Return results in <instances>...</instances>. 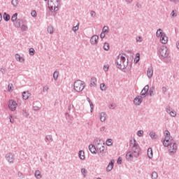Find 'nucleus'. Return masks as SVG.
Here are the masks:
<instances>
[{
  "label": "nucleus",
  "mask_w": 179,
  "mask_h": 179,
  "mask_svg": "<svg viewBox=\"0 0 179 179\" xmlns=\"http://www.w3.org/2000/svg\"><path fill=\"white\" fill-rule=\"evenodd\" d=\"M48 8L50 12H58L59 10V3L58 0H49Z\"/></svg>",
  "instance_id": "f257e3e1"
},
{
  "label": "nucleus",
  "mask_w": 179,
  "mask_h": 179,
  "mask_svg": "<svg viewBox=\"0 0 179 179\" xmlns=\"http://www.w3.org/2000/svg\"><path fill=\"white\" fill-rule=\"evenodd\" d=\"M157 37H159L161 43L162 44H167L169 41V38L166 35V34L163 31L162 29H159L156 32Z\"/></svg>",
  "instance_id": "f03ea898"
},
{
  "label": "nucleus",
  "mask_w": 179,
  "mask_h": 179,
  "mask_svg": "<svg viewBox=\"0 0 179 179\" xmlns=\"http://www.w3.org/2000/svg\"><path fill=\"white\" fill-rule=\"evenodd\" d=\"M85 82L80 80H77L76 81L74 82L73 84V89L75 92H77L78 93H80V92L83 91V89H85Z\"/></svg>",
  "instance_id": "7ed1b4c3"
},
{
  "label": "nucleus",
  "mask_w": 179,
  "mask_h": 179,
  "mask_svg": "<svg viewBox=\"0 0 179 179\" xmlns=\"http://www.w3.org/2000/svg\"><path fill=\"white\" fill-rule=\"evenodd\" d=\"M140 148H135L130 152H128L126 155V159L127 160H132L134 157H139Z\"/></svg>",
  "instance_id": "20e7f679"
},
{
  "label": "nucleus",
  "mask_w": 179,
  "mask_h": 179,
  "mask_svg": "<svg viewBox=\"0 0 179 179\" xmlns=\"http://www.w3.org/2000/svg\"><path fill=\"white\" fill-rule=\"evenodd\" d=\"M169 149V153H176L177 152V144L174 140L169 141V145L166 146Z\"/></svg>",
  "instance_id": "39448f33"
},
{
  "label": "nucleus",
  "mask_w": 179,
  "mask_h": 179,
  "mask_svg": "<svg viewBox=\"0 0 179 179\" xmlns=\"http://www.w3.org/2000/svg\"><path fill=\"white\" fill-rule=\"evenodd\" d=\"M125 62V55L120 54L116 59V64H117L118 68H122L124 63Z\"/></svg>",
  "instance_id": "423d86ee"
},
{
  "label": "nucleus",
  "mask_w": 179,
  "mask_h": 179,
  "mask_svg": "<svg viewBox=\"0 0 179 179\" xmlns=\"http://www.w3.org/2000/svg\"><path fill=\"white\" fill-rule=\"evenodd\" d=\"M159 55L162 58H167L169 57V50L165 46H162L159 49Z\"/></svg>",
  "instance_id": "0eeeda50"
},
{
  "label": "nucleus",
  "mask_w": 179,
  "mask_h": 179,
  "mask_svg": "<svg viewBox=\"0 0 179 179\" xmlns=\"http://www.w3.org/2000/svg\"><path fill=\"white\" fill-rule=\"evenodd\" d=\"M164 135H165V139L163 142V145L164 146H169V145H170V141L171 140V138H170V131L166 130L164 131Z\"/></svg>",
  "instance_id": "6e6552de"
},
{
  "label": "nucleus",
  "mask_w": 179,
  "mask_h": 179,
  "mask_svg": "<svg viewBox=\"0 0 179 179\" xmlns=\"http://www.w3.org/2000/svg\"><path fill=\"white\" fill-rule=\"evenodd\" d=\"M17 107V103H16V101H15L13 100L9 101L8 108H10V110L11 111H15V110H16Z\"/></svg>",
  "instance_id": "1a4fd4ad"
},
{
  "label": "nucleus",
  "mask_w": 179,
  "mask_h": 179,
  "mask_svg": "<svg viewBox=\"0 0 179 179\" xmlns=\"http://www.w3.org/2000/svg\"><path fill=\"white\" fill-rule=\"evenodd\" d=\"M130 147L131 148V149H133V150H135V149H139V146L136 143V140L133 139L130 141Z\"/></svg>",
  "instance_id": "9d476101"
},
{
  "label": "nucleus",
  "mask_w": 179,
  "mask_h": 179,
  "mask_svg": "<svg viewBox=\"0 0 179 179\" xmlns=\"http://www.w3.org/2000/svg\"><path fill=\"white\" fill-rule=\"evenodd\" d=\"M143 101L142 96H138L134 100L135 106H139Z\"/></svg>",
  "instance_id": "9b49d317"
},
{
  "label": "nucleus",
  "mask_w": 179,
  "mask_h": 179,
  "mask_svg": "<svg viewBox=\"0 0 179 179\" xmlns=\"http://www.w3.org/2000/svg\"><path fill=\"white\" fill-rule=\"evenodd\" d=\"M114 168V159H112L108 166L106 167V171H111Z\"/></svg>",
  "instance_id": "f8f14e48"
},
{
  "label": "nucleus",
  "mask_w": 179,
  "mask_h": 179,
  "mask_svg": "<svg viewBox=\"0 0 179 179\" xmlns=\"http://www.w3.org/2000/svg\"><path fill=\"white\" fill-rule=\"evenodd\" d=\"M99 40V36L97 35H94L92 38H91V44H97V41Z\"/></svg>",
  "instance_id": "ddd939ff"
},
{
  "label": "nucleus",
  "mask_w": 179,
  "mask_h": 179,
  "mask_svg": "<svg viewBox=\"0 0 179 179\" xmlns=\"http://www.w3.org/2000/svg\"><path fill=\"white\" fill-rule=\"evenodd\" d=\"M148 92H149V85H145L141 91V95L146 96V94H148Z\"/></svg>",
  "instance_id": "4468645a"
},
{
  "label": "nucleus",
  "mask_w": 179,
  "mask_h": 179,
  "mask_svg": "<svg viewBox=\"0 0 179 179\" xmlns=\"http://www.w3.org/2000/svg\"><path fill=\"white\" fill-rule=\"evenodd\" d=\"M147 155L149 159H153V150L151 148L148 149Z\"/></svg>",
  "instance_id": "2eb2a0df"
},
{
  "label": "nucleus",
  "mask_w": 179,
  "mask_h": 179,
  "mask_svg": "<svg viewBox=\"0 0 179 179\" xmlns=\"http://www.w3.org/2000/svg\"><path fill=\"white\" fill-rule=\"evenodd\" d=\"M89 150L91 152V153L96 154L97 150L96 149V147L93 145H89Z\"/></svg>",
  "instance_id": "dca6fc26"
},
{
  "label": "nucleus",
  "mask_w": 179,
  "mask_h": 179,
  "mask_svg": "<svg viewBox=\"0 0 179 179\" xmlns=\"http://www.w3.org/2000/svg\"><path fill=\"white\" fill-rule=\"evenodd\" d=\"M6 159L9 163H13L15 158L12 154H8L6 156Z\"/></svg>",
  "instance_id": "f3484780"
},
{
  "label": "nucleus",
  "mask_w": 179,
  "mask_h": 179,
  "mask_svg": "<svg viewBox=\"0 0 179 179\" xmlns=\"http://www.w3.org/2000/svg\"><path fill=\"white\" fill-rule=\"evenodd\" d=\"M147 76L150 78L153 76V69L152 67L148 68L147 71Z\"/></svg>",
  "instance_id": "a211bd4d"
},
{
  "label": "nucleus",
  "mask_w": 179,
  "mask_h": 179,
  "mask_svg": "<svg viewBox=\"0 0 179 179\" xmlns=\"http://www.w3.org/2000/svg\"><path fill=\"white\" fill-rule=\"evenodd\" d=\"M29 97H30V93H29V92H24L22 93V99H24V100H27Z\"/></svg>",
  "instance_id": "6ab92c4d"
},
{
  "label": "nucleus",
  "mask_w": 179,
  "mask_h": 179,
  "mask_svg": "<svg viewBox=\"0 0 179 179\" xmlns=\"http://www.w3.org/2000/svg\"><path fill=\"white\" fill-rule=\"evenodd\" d=\"M97 83V79L94 77L91 78V83L90 86H96V84Z\"/></svg>",
  "instance_id": "aec40b11"
},
{
  "label": "nucleus",
  "mask_w": 179,
  "mask_h": 179,
  "mask_svg": "<svg viewBox=\"0 0 179 179\" xmlns=\"http://www.w3.org/2000/svg\"><path fill=\"white\" fill-rule=\"evenodd\" d=\"M78 155L81 160H85V152L82 150L79 151Z\"/></svg>",
  "instance_id": "412c9836"
},
{
  "label": "nucleus",
  "mask_w": 179,
  "mask_h": 179,
  "mask_svg": "<svg viewBox=\"0 0 179 179\" xmlns=\"http://www.w3.org/2000/svg\"><path fill=\"white\" fill-rule=\"evenodd\" d=\"M139 59H141V55L139 53H136L134 59L135 64H138V62H139Z\"/></svg>",
  "instance_id": "4be33fe9"
},
{
  "label": "nucleus",
  "mask_w": 179,
  "mask_h": 179,
  "mask_svg": "<svg viewBox=\"0 0 179 179\" xmlns=\"http://www.w3.org/2000/svg\"><path fill=\"white\" fill-rule=\"evenodd\" d=\"M15 59H17V61H19L20 62H23L24 61V59L20 57V55H15Z\"/></svg>",
  "instance_id": "5701e85b"
},
{
  "label": "nucleus",
  "mask_w": 179,
  "mask_h": 179,
  "mask_svg": "<svg viewBox=\"0 0 179 179\" xmlns=\"http://www.w3.org/2000/svg\"><path fill=\"white\" fill-rule=\"evenodd\" d=\"M100 120L101 121L103 122L104 121H106V113H101L100 115Z\"/></svg>",
  "instance_id": "b1692460"
},
{
  "label": "nucleus",
  "mask_w": 179,
  "mask_h": 179,
  "mask_svg": "<svg viewBox=\"0 0 179 179\" xmlns=\"http://www.w3.org/2000/svg\"><path fill=\"white\" fill-rule=\"evenodd\" d=\"M4 20H6V22H8V20H9L10 19V16L8 14H6V13H5L3 14V16Z\"/></svg>",
  "instance_id": "393cba45"
},
{
  "label": "nucleus",
  "mask_w": 179,
  "mask_h": 179,
  "mask_svg": "<svg viewBox=\"0 0 179 179\" xmlns=\"http://www.w3.org/2000/svg\"><path fill=\"white\" fill-rule=\"evenodd\" d=\"M103 49L105 50V51H108V50H110V44H108V43H105L103 45Z\"/></svg>",
  "instance_id": "a878e982"
},
{
  "label": "nucleus",
  "mask_w": 179,
  "mask_h": 179,
  "mask_svg": "<svg viewBox=\"0 0 179 179\" xmlns=\"http://www.w3.org/2000/svg\"><path fill=\"white\" fill-rule=\"evenodd\" d=\"M59 75V73L58 71H55L53 73V78L55 80H57L58 79V76Z\"/></svg>",
  "instance_id": "bb28decb"
},
{
  "label": "nucleus",
  "mask_w": 179,
  "mask_h": 179,
  "mask_svg": "<svg viewBox=\"0 0 179 179\" xmlns=\"http://www.w3.org/2000/svg\"><path fill=\"white\" fill-rule=\"evenodd\" d=\"M107 146H112L113 145V139L109 138L106 141Z\"/></svg>",
  "instance_id": "cd10ccee"
},
{
  "label": "nucleus",
  "mask_w": 179,
  "mask_h": 179,
  "mask_svg": "<svg viewBox=\"0 0 179 179\" xmlns=\"http://www.w3.org/2000/svg\"><path fill=\"white\" fill-rule=\"evenodd\" d=\"M12 22H16L17 20V13H15L11 17Z\"/></svg>",
  "instance_id": "c85d7f7f"
},
{
  "label": "nucleus",
  "mask_w": 179,
  "mask_h": 179,
  "mask_svg": "<svg viewBox=\"0 0 179 179\" xmlns=\"http://www.w3.org/2000/svg\"><path fill=\"white\" fill-rule=\"evenodd\" d=\"M11 3H12V5H13V6H17V5L19 3V1L18 0H12Z\"/></svg>",
  "instance_id": "c756f323"
},
{
  "label": "nucleus",
  "mask_w": 179,
  "mask_h": 179,
  "mask_svg": "<svg viewBox=\"0 0 179 179\" xmlns=\"http://www.w3.org/2000/svg\"><path fill=\"white\" fill-rule=\"evenodd\" d=\"M41 174L40 171H36L35 173V177H36V178H41Z\"/></svg>",
  "instance_id": "7c9ffc66"
},
{
  "label": "nucleus",
  "mask_w": 179,
  "mask_h": 179,
  "mask_svg": "<svg viewBox=\"0 0 179 179\" xmlns=\"http://www.w3.org/2000/svg\"><path fill=\"white\" fill-rule=\"evenodd\" d=\"M48 31L50 34H52V33H54V28L52 27H48Z\"/></svg>",
  "instance_id": "2f4dec72"
},
{
  "label": "nucleus",
  "mask_w": 179,
  "mask_h": 179,
  "mask_svg": "<svg viewBox=\"0 0 179 179\" xmlns=\"http://www.w3.org/2000/svg\"><path fill=\"white\" fill-rule=\"evenodd\" d=\"M100 89H101V90H102V91L106 90V89H107V87H106V84L101 83V84L100 85Z\"/></svg>",
  "instance_id": "473e14b6"
},
{
  "label": "nucleus",
  "mask_w": 179,
  "mask_h": 179,
  "mask_svg": "<svg viewBox=\"0 0 179 179\" xmlns=\"http://www.w3.org/2000/svg\"><path fill=\"white\" fill-rule=\"evenodd\" d=\"M87 101H89L90 103V106L91 107V113H93V103H92V101H90V98H87Z\"/></svg>",
  "instance_id": "72a5a7b5"
},
{
  "label": "nucleus",
  "mask_w": 179,
  "mask_h": 179,
  "mask_svg": "<svg viewBox=\"0 0 179 179\" xmlns=\"http://www.w3.org/2000/svg\"><path fill=\"white\" fill-rule=\"evenodd\" d=\"M102 33H108V27H103V29H102Z\"/></svg>",
  "instance_id": "f704fd0d"
},
{
  "label": "nucleus",
  "mask_w": 179,
  "mask_h": 179,
  "mask_svg": "<svg viewBox=\"0 0 179 179\" xmlns=\"http://www.w3.org/2000/svg\"><path fill=\"white\" fill-rule=\"evenodd\" d=\"M8 92H12V90H13V84L8 85Z\"/></svg>",
  "instance_id": "c9c22d12"
},
{
  "label": "nucleus",
  "mask_w": 179,
  "mask_h": 179,
  "mask_svg": "<svg viewBox=\"0 0 179 179\" xmlns=\"http://www.w3.org/2000/svg\"><path fill=\"white\" fill-rule=\"evenodd\" d=\"M152 179H156V178H157V173L153 172V173H152Z\"/></svg>",
  "instance_id": "e433bc0d"
},
{
  "label": "nucleus",
  "mask_w": 179,
  "mask_h": 179,
  "mask_svg": "<svg viewBox=\"0 0 179 179\" xmlns=\"http://www.w3.org/2000/svg\"><path fill=\"white\" fill-rule=\"evenodd\" d=\"M78 30H79V24H78L76 27H73V31H78Z\"/></svg>",
  "instance_id": "4c0bfd02"
},
{
  "label": "nucleus",
  "mask_w": 179,
  "mask_h": 179,
  "mask_svg": "<svg viewBox=\"0 0 179 179\" xmlns=\"http://www.w3.org/2000/svg\"><path fill=\"white\" fill-rule=\"evenodd\" d=\"M105 149L106 148H104V145H102L101 148H99L100 153H104Z\"/></svg>",
  "instance_id": "58836bf2"
},
{
  "label": "nucleus",
  "mask_w": 179,
  "mask_h": 179,
  "mask_svg": "<svg viewBox=\"0 0 179 179\" xmlns=\"http://www.w3.org/2000/svg\"><path fill=\"white\" fill-rule=\"evenodd\" d=\"M109 68H110V66H108V64L103 66V70L105 71V72H107Z\"/></svg>",
  "instance_id": "ea45409f"
},
{
  "label": "nucleus",
  "mask_w": 179,
  "mask_h": 179,
  "mask_svg": "<svg viewBox=\"0 0 179 179\" xmlns=\"http://www.w3.org/2000/svg\"><path fill=\"white\" fill-rule=\"evenodd\" d=\"M31 15L34 17H36V16H37V13L36 12V10H32L31 13Z\"/></svg>",
  "instance_id": "a19ab883"
},
{
  "label": "nucleus",
  "mask_w": 179,
  "mask_h": 179,
  "mask_svg": "<svg viewBox=\"0 0 179 179\" xmlns=\"http://www.w3.org/2000/svg\"><path fill=\"white\" fill-rule=\"evenodd\" d=\"M138 136H142L143 135V131L140 130L137 133Z\"/></svg>",
  "instance_id": "79ce46f5"
},
{
  "label": "nucleus",
  "mask_w": 179,
  "mask_h": 179,
  "mask_svg": "<svg viewBox=\"0 0 179 179\" xmlns=\"http://www.w3.org/2000/svg\"><path fill=\"white\" fill-rule=\"evenodd\" d=\"M169 114L171 117H176V115H177L175 111H171Z\"/></svg>",
  "instance_id": "37998d69"
},
{
  "label": "nucleus",
  "mask_w": 179,
  "mask_h": 179,
  "mask_svg": "<svg viewBox=\"0 0 179 179\" xmlns=\"http://www.w3.org/2000/svg\"><path fill=\"white\" fill-rule=\"evenodd\" d=\"M171 15L173 16V17H176V16H177V11L173 10L171 13Z\"/></svg>",
  "instance_id": "c03bdc74"
},
{
  "label": "nucleus",
  "mask_w": 179,
  "mask_h": 179,
  "mask_svg": "<svg viewBox=\"0 0 179 179\" xmlns=\"http://www.w3.org/2000/svg\"><path fill=\"white\" fill-rule=\"evenodd\" d=\"M150 136L152 138V139H155V137L156 136V134L153 132H151L150 134Z\"/></svg>",
  "instance_id": "a18cd8bd"
},
{
  "label": "nucleus",
  "mask_w": 179,
  "mask_h": 179,
  "mask_svg": "<svg viewBox=\"0 0 179 179\" xmlns=\"http://www.w3.org/2000/svg\"><path fill=\"white\" fill-rule=\"evenodd\" d=\"M30 55H33L34 54V50L33 48L29 49Z\"/></svg>",
  "instance_id": "49530a36"
},
{
  "label": "nucleus",
  "mask_w": 179,
  "mask_h": 179,
  "mask_svg": "<svg viewBox=\"0 0 179 179\" xmlns=\"http://www.w3.org/2000/svg\"><path fill=\"white\" fill-rule=\"evenodd\" d=\"M50 89V87H48V85H45L44 87H43V92H48V90Z\"/></svg>",
  "instance_id": "de8ad7c7"
},
{
  "label": "nucleus",
  "mask_w": 179,
  "mask_h": 179,
  "mask_svg": "<svg viewBox=\"0 0 179 179\" xmlns=\"http://www.w3.org/2000/svg\"><path fill=\"white\" fill-rule=\"evenodd\" d=\"M136 41L138 43H141L142 41V38L141 36H138L136 38Z\"/></svg>",
  "instance_id": "09e8293b"
},
{
  "label": "nucleus",
  "mask_w": 179,
  "mask_h": 179,
  "mask_svg": "<svg viewBox=\"0 0 179 179\" xmlns=\"http://www.w3.org/2000/svg\"><path fill=\"white\" fill-rule=\"evenodd\" d=\"M101 38H104L106 37V33L102 32L100 35Z\"/></svg>",
  "instance_id": "8fccbe9b"
},
{
  "label": "nucleus",
  "mask_w": 179,
  "mask_h": 179,
  "mask_svg": "<svg viewBox=\"0 0 179 179\" xmlns=\"http://www.w3.org/2000/svg\"><path fill=\"white\" fill-rule=\"evenodd\" d=\"M22 30H24V31L27 30V26H26V25H22Z\"/></svg>",
  "instance_id": "3c124183"
},
{
  "label": "nucleus",
  "mask_w": 179,
  "mask_h": 179,
  "mask_svg": "<svg viewBox=\"0 0 179 179\" xmlns=\"http://www.w3.org/2000/svg\"><path fill=\"white\" fill-rule=\"evenodd\" d=\"M122 163V159L118 158V159H117V164H121Z\"/></svg>",
  "instance_id": "603ef678"
},
{
  "label": "nucleus",
  "mask_w": 179,
  "mask_h": 179,
  "mask_svg": "<svg viewBox=\"0 0 179 179\" xmlns=\"http://www.w3.org/2000/svg\"><path fill=\"white\" fill-rule=\"evenodd\" d=\"M100 142H101V140H99V139L95 140V143H96V145H100Z\"/></svg>",
  "instance_id": "864d4df0"
},
{
  "label": "nucleus",
  "mask_w": 179,
  "mask_h": 179,
  "mask_svg": "<svg viewBox=\"0 0 179 179\" xmlns=\"http://www.w3.org/2000/svg\"><path fill=\"white\" fill-rule=\"evenodd\" d=\"M91 15L94 17L96 16V13L94 11L91 12Z\"/></svg>",
  "instance_id": "5fc2aeb1"
},
{
  "label": "nucleus",
  "mask_w": 179,
  "mask_h": 179,
  "mask_svg": "<svg viewBox=\"0 0 179 179\" xmlns=\"http://www.w3.org/2000/svg\"><path fill=\"white\" fill-rule=\"evenodd\" d=\"M0 71H1V73H5L6 70L4 68H1Z\"/></svg>",
  "instance_id": "6e6d98bb"
},
{
  "label": "nucleus",
  "mask_w": 179,
  "mask_h": 179,
  "mask_svg": "<svg viewBox=\"0 0 179 179\" xmlns=\"http://www.w3.org/2000/svg\"><path fill=\"white\" fill-rule=\"evenodd\" d=\"M81 172L83 173V174H86V169H83L81 170Z\"/></svg>",
  "instance_id": "4d7b16f0"
},
{
  "label": "nucleus",
  "mask_w": 179,
  "mask_h": 179,
  "mask_svg": "<svg viewBox=\"0 0 179 179\" xmlns=\"http://www.w3.org/2000/svg\"><path fill=\"white\" fill-rule=\"evenodd\" d=\"M153 90H154V89H152V90L150 89V96H152V94H153Z\"/></svg>",
  "instance_id": "13d9d810"
},
{
  "label": "nucleus",
  "mask_w": 179,
  "mask_h": 179,
  "mask_svg": "<svg viewBox=\"0 0 179 179\" xmlns=\"http://www.w3.org/2000/svg\"><path fill=\"white\" fill-rule=\"evenodd\" d=\"M115 107V104H111L110 108H114Z\"/></svg>",
  "instance_id": "bf43d9fd"
},
{
  "label": "nucleus",
  "mask_w": 179,
  "mask_h": 179,
  "mask_svg": "<svg viewBox=\"0 0 179 179\" xmlns=\"http://www.w3.org/2000/svg\"><path fill=\"white\" fill-rule=\"evenodd\" d=\"M162 90H163V92H166L167 88H166V87H164L162 88Z\"/></svg>",
  "instance_id": "052dcab7"
},
{
  "label": "nucleus",
  "mask_w": 179,
  "mask_h": 179,
  "mask_svg": "<svg viewBox=\"0 0 179 179\" xmlns=\"http://www.w3.org/2000/svg\"><path fill=\"white\" fill-rule=\"evenodd\" d=\"M172 2H178V0H170Z\"/></svg>",
  "instance_id": "680f3d73"
},
{
  "label": "nucleus",
  "mask_w": 179,
  "mask_h": 179,
  "mask_svg": "<svg viewBox=\"0 0 179 179\" xmlns=\"http://www.w3.org/2000/svg\"><path fill=\"white\" fill-rule=\"evenodd\" d=\"M2 20V15L0 13V22Z\"/></svg>",
  "instance_id": "e2e57ef3"
},
{
  "label": "nucleus",
  "mask_w": 179,
  "mask_h": 179,
  "mask_svg": "<svg viewBox=\"0 0 179 179\" xmlns=\"http://www.w3.org/2000/svg\"><path fill=\"white\" fill-rule=\"evenodd\" d=\"M176 47H177V48H179V42H178V43H176Z\"/></svg>",
  "instance_id": "0e129e2a"
},
{
  "label": "nucleus",
  "mask_w": 179,
  "mask_h": 179,
  "mask_svg": "<svg viewBox=\"0 0 179 179\" xmlns=\"http://www.w3.org/2000/svg\"><path fill=\"white\" fill-rule=\"evenodd\" d=\"M10 121L11 122H13V121H12V119H11V118H10Z\"/></svg>",
  "instance_id": "69168bd1"
},
{
  "label": "nucleus",
  "mask_w": 179,
  "mask_h": 179,
  "mask_svg": "<svg viewBox=\"0 0 179 179\" xmlns=\"http://www.w3.org/2000/svg\"><path fill=\"white\" fill-rule=\"evenodd\" d=\"M45 1H47V0H45Z\"/></svg>",
  "instance_id": "338daca9"
}]
</instances>
